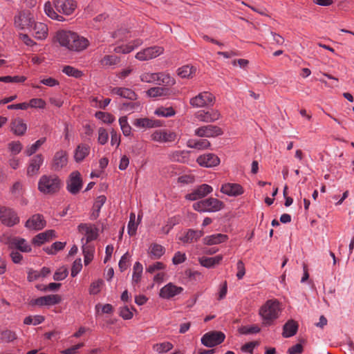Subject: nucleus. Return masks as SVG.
Wrapping results in <instances>:
<instances>
[{
  "label": "nucleus",
  "mask_w": 354,
  "mask_h": 354,
  "mask_svg": "<svg viewBox=\"0 0 354 354\" xmlns=\"http://www.w3.org/2000/svg\"><path fill=\"white\" fill-rule=\"evenodd\" d=\"M77 8V3L74 0H56L53 5L48 1L44 5V12L46 15L59 21H64V17L59 15L62 13L65 15H71Z\"/></svg>",
  "instance_id": "nucleus-1"
},
{
  "label": "nucleus",
  "mask_w": 354,
  "mask_h": 354,
  "mask_svg": "<svg viewBox=\"0 0 354 354\" xmlns=\"http://www.w3.org/2000/svg\"><path fill=\"white\" fill-rule=\"evenodd\" d=\"M281 311L279 302L277 299L268 300L259 309V314L262 319L263 325L267 326L272 324Z\"/></svg>",
  "instance_id": "nucleus-2"
},
{
  "label": "nucleus",
  "mask_w": 354,
  "mask_h": 354,
  "mask_svg": "<svg viewBox=\"0 0 354 354\" xmlns=\"http://www.w3.org/2000/svg\"><path fill=\"white\" fill-rule=\"evenodd\" d=\"M62 185V181L57 176L43 175L38 181V189L44 194L53 195L59 191Z\"/></svg>",
  "instance_id": "nucleus-3"
},
{
  "label": "nucleus",
  "mask_w": 354,
  "mask_h": 354,
  "mask_svg": "<svg viewBox=\"0 0 354 354\" xmlns=\"http://www.w3.org/2000/svg\"><path fill=\"white\" fill-rule=\"evenodd\" d=\"M225 335L218 330H212L205 333L201 338V342L207 347L213 348L224 342Z\"/></svg>",
  "instance_id": "nucleus-4"
},
{
  "label": "nucleus",
  "mask_w": 354,
  "mask_h": 354,
  "mask_svg": "<svg viewBox=\"0 0 354 354\" xmlns=\"http://www.w3.org/2000/svg\"><path fill=\"white\" fill-rule=\"evenodd\" d=\"M0 220L3 225L8 227H12L19 222L16 212L6 206H0Z\"/></svg>",
  "instance_id": "nucleus-5"
},
{
  "label": "nucleus",
  "mask_w": 354,
  "mask_h": 354,
  "mask_svg": "<svg viewBox=\"0 0 354 354\" xmlns=\"http://www.w3.org/2000/svg\"><path fill=\"white\" fill-rule=\"evenodd\" d=\"M140 81L146 83L170 84L171 77L164 73H143L140 76Z\"/></svg>",
  "instance_id": "nucleus-6"
},
{
  "label": "nucleus",
  "mask_w": 354,
  "mask_h": 354,
  "mask_svg": "<svg viewBox=\"0 0 354 354\" xmlns=\"http://www.w3.org/2000/svg\"><path fill=\"white\" fill-rule=\"evenodd\" d=\"M164 52V48L161 46H153L146 48L136 55V58L140 61H147L158 57Z\"/></svg>",
  "instance_id": "nucleus-7"
},
{
  "label": "nucleus",
  "mask_w": 354,
  "mask_h": 354,
  "mask_svg": "<svg viewBox=\"0 0 354 354\" xmlns=\"http://www.w3.org/2000/svg\"><path fill=\"white\" fill-rule=\"evenodd\" d=\"M34 23V18L29 10L21 11L15 19L16 26L21 29L30 30Z\"/></svg>",
  "instance_id": "nucleus-8"
},
{
  "label": "nucleus",
  "mask_w": 354,
  "mask_h": 354,
  "mask_svg": "<svg viewBox=\"0 0 354 354\" xmlns=\"http://www.w3.org/2000/svg\"><path fill=\"white\" fill-rule=\"evenodd\" d=\"M224 204L216 198L201 200V212H215L222 209Z\"/></svg>",
  "instance_id": "nucleus-9"
},
{
  "label": "nucleus",
  "mask_w": 354,
  "mask_h": 354,
  "mask_svg": "<svg viewBox=\"0 0 354 354\" xmlns=\"http://www.w3.org/2000/svg\"><path fill=\"white\" fill-rule=\"evenodd\" d=\"M82 187V181L80 174L78 171H73L71 174L67 181L66 189L72 194H77Z\"/></svg>",
  "instance_id": "nucleus-10"
},
{
  "label": "nucleus",
  "mask_w": 354,
  "mask_h": 354,
  "mask_svg": "<svg viewBox=\"0 0 354 354\" xmlns=\"http://www.w3.org/2000/svg\"><path fill=\"white\" fill-rule=\"evenodd\" d=\"M78 230L86 236V244L97 238V228L93 225L81 223L78 225Z\"/></svg>",
  "instance_id": "nucleus-11"
},
{
  "label": "nucleus",
  "mask_w": 354,
  "mask_h": 354,
  "mask_svg": "<svg viewBox=\"0 0 354 354\" xmlns=\"http://www.w3.org/2000/svg\"><path fill=\"white\" fill-rule=\"evenodd\" d=\"M46 226V221L39 214L32 216L25 224V227L30 230H40Z\"/></svg>",
  "instance_id": "nucleus-12"
},
{
  "label": "nucleus",
  "mask_w": 354,
  "mask_h": 354,
  "mask_svg": "<svg viewBox=\"0 0 354 354\" xmlns=\"http://www.w3.org/2000/svg\"><path fill=\"white\" fill-rule=\"evenodd\" d=\"M44 162V157L41 154L33 156L27 168V176H33L39 174L40 167Z\"/></svg>",
  "instance_id": "nucleus-13"
},
{
  "label": "nucleus",
  "mask_w": 354,
  "mask_h": 354,
  "mask_svg": "<svg viewBox=\"0 0 354 354\" xmlns=\"http://www.w3.org/2000/svg\"><path fill=\"white\" fill-rule=\"evenodd\" d=\"M73 32L69 30H59L56 34V39L62 46L71 50Z\"/></svg>",
  "instance_id": "nucleus-14"
},
{
  "label": "nucleus",
  "mask_w": 354,
  "mask_h": 354,
  "mask_svg": "<svg viewBox=\"0 0 354 354\" xmlns=\"http://www.w3.org/2000/svg\"><path fill=\"white\" fill-rule=\"evenodd\" d=\"M176 138V134L167 130H156L151 134V139L159 142H172Z\"/></svg>",
  "instance_id": "nucleus-15"
},
{
  "label": "nucleus",
  "mask_w": 354,
  "mask_h": 354,
  "mask_svg": "<svg viewBox=\"0 0 354 354\" xmlns=\"http://www.w3.org/2000/svg\"><path fill=\"white\" fill-rule=\"evenodd\" d=\"M133 124L139 129H150L162 126V122L158 120L148 118H137L133 122Z\"/></svg>",
  "instance_id": "nucleus-16"
},
{
  "label": "nucleus",
  "mask_w": 354,
  "mask_h": 354,
  "mask_svg": "<svg viewBox=\"0 0 354 354\" xmlns=\"http://www.w3.org/2000/svg\"><path fill=\"white\" fill-rule=\"evenodd\" d=\"M182 291L183 288L181 287L169 283L160 289V297L164 299H169L180 294Z\"/></svg>",
  "instance_id": "nucleus-17"
},
{
  "label": "nucleus",
  "mask_w": 354,
  "mask_h": 354,
  "mask_svg": "<svg viewBox=\"0 0 354 354\" xmlns=\"http://www.w3.org/2000/svg\"><path fill=\"white\" fill-rule=\"evenodd\" d=\"M221 192L230 196H237L243 193V189L239 184L225 183L222 185Z\"/></svg>",
  "instance_id": "nucleus-18"
},
{
  "label": "nucleus",
  "mask_w": 354,
  "mask_h": 354,
  "mask_svg": "<svg viewBox=\"0 0 354 354\" xmlns=\"http://www.w3.org/2000/svg\"><path fill=\"white\" fill-rule=\"evenodd\" d=\"M61 301L60 296L57 295H49L40 297L34 300L33 304L37 306H52Z\"/></svg>",
  "instance_id": "nucleus-19"
},
{
  "label": "nucleus",
  "mask_w": 354,
  "mask_h": 354,
  "mask_svg": "<svg viewBox=\"0 0 354 354\" xmlns=\"http://www.w3.org/2000/svg\"><path fill=\"white\" fill-rule=\"evenodd\" d=\"M32 35L37 39H44L48 35V27L45 24L35 22L30 29Z\"/></svg>",
  "instance_id": "nucleus-20"
},
{
  "label": "nucleus",
  "mask_w": 354,
  "mask_h": 354,
  "mask_svg": "<svg viewBox=\"0 0 354 354\" xmlns=\"http://www.w3.org/2000/svg\"><path fill=\"white\" fill-rule=\"evenodd\" d=\"M73 39H72L71 50L73 51H82L86 49L88 44L89 41L87 39L84 37L80 36L76 32H73Z\"/></svg>",
  "instance_id": "nucleus-21"
},
{
  "label": "nucleus",
  "mask_w": 354,
  "mask_h": 354,
  "mask_svg": "<svg viewBox=\"0 0 354 354\" xmlns=\"http://www.w3.org/2000/svg\"><path fill=\"white\" fill-rule=\"evenodd\" d=\"M220 163L218 157L211 153L201 154V167H214Z\"/></svg>",
  "instance_id": "nucleus-22"
},
{
  "label": "nucleus",
  "mask_w": 354,
  "mask_h": 354,
  "mask_svg": "<svg viewBox=\"0 0 354 354\" xmlns=\"http://www.w3.org/2000/svg\"><path fill=\"white\" fill-rule=\"evenodd\" d=\"M201 109V121L207 122H213L219 118V113L212 107H202Z\"/></svg>",
  "instance_id": "nucleus-23"
},
{
  "label": "nucleus",
  "mask_w": 354,
  "mask_h": 354,
  "mask_svg": "<svg viewBox=\"0 0 354 354\" xmlns=\"http://www.w3.org/2000/svg\"><path fill=\"white\" fill-rule=\"evenodd\" d=\"M68 162L67 153L61 150L55 153L53 158V167L55 170H59L66 165Z\"/></svg>",
  "instance_id": "nucleus-24"
},
{
  "label": "nucleus",
  "mask_w": 354,
  "mask_h": 354,
  "mask_svg": "<svg viewBox=\"0 0 354 354\" xmlns=\"http://www.w3.org/2000/svg\"><path fill=\"white\" fill-rule=\"evenodd\" d=\"M222 133L221 129L215 126L212 124L208 125H201V137H215L218 135H221Z\"/></svg>",
  "instance_id": "nucleus-25"
},
{
  "label": "nucleus",
  "mask_w": 354,
  "mask_h": 354,
  "mask_svg": "<svg viewBox=\"0 0 354 354\" xmlns=\"http://www.w3.org/2000/svg\"><path fill=\"white\" fill-rule=\"evenodd\" d=\"M90 147L86 144H80L74 151V159L77 162H81L90 153Z\"/></svg>",
  "instance_id": "nucleus-26"
},
{
  "label": "nucleus",
  "mask_w": 354,
  "mask_h": 354,
  "mask_svg": "<svg viewBox=\"0 0 354 354\" xmlns=\"http://www.w3.org/2000/svg\"><path fill=\"white\" fill-rule=\"evenodd\" d=\"M298 327L297 322L293 319L288 320L283 327V337L288 338L294 336L297 332Z\"/></svg>",
  "instance_id": "nucleus-27"
},
{
  "label": "nucleus",
  "mask_w": 354,
  "mask_h": 354,
  "mask_svg": "<svg viewBox=\"0 0 354 354\" xmlns=\"http://www.w3.org/2000/svg\"><path fill=\"white\" fill-rule=\"evenodd\" d=\"M55 236V232L53 230H48L36 235L32 239V243L35 245H40Z\"/></svg>",
  "instance_id": "nucleus-28"
},
{
  "label": "nucleus",
  "mask_w": 354,
  "mask_h": 354,
  "mask_svg": "<svg viewBox=\"0 0 354 354\" xmlns=\"http://www.w3.org/2000/svg\"><path fill=\"white\" fill-rule=\"evenodd\" d=\"M106 201V198L104 195H100L96 198L90 216L91 220H95L99 216L101 207L104 205Z\"/></svg>",
  "instance_id": "nucleus-29"
},
{
  "label": "nucleus",
  "mask_w": 354,
  "mask_h": 354,
  "mask_svg": "<svg viewBox=\"0 0 354 354\" xmlns=\"http://www.w3.org/2000/svg\"><path fill=\"white\" fill-rule=\"evenodd\" d=\"M27 129V125L20 118H17L11 122V130L17 136L24 135Z\"/></svg>",
  "instance_id": "nucleus-30"
},
{
  "label": "nucleus",
  "mask_w": 354,
  "mask_h": 354,
  "mask_svg": "<svg viewBox=\"0 0 354 354\" xmlns=\"http://www.w3.org/2000/svg\"><path fill=\"white\" fill-rule=\"evenodd\" d=\"M227 239V236L223 234H216L207 236L203 239V243L205 245H216L225 242Z\"/></svg>",
  "instance_id": "nucleus-31"
},
{
  "label": "nucleus",
  "mask_w": 354,
  "mask_h": 354,
  "mask_svg": "<svg viewBox=\"0 0 354 354\" xmlns=\"http://www.w3.org/2000/svg\"><path fill=\"white\" fill-rule=\"evenodd\" d=\"M215 102V97L212 93L203 91L201 92V109L202 107H212Z\"/></svg>",
  "instance_id": "nucleus-32"
},
{
  "label": "nucleus",
  "mask_w": 354,
  "mask_h": 354,
  "mask_svg": "<svg viewBox=\"0 0 354 354\" xmlns=\"http://www.w3.org/2000/svg\"><path fill=\"white\" fill-rule=\"evenodd\" d=\"M113 93L122 97L134 100L136 99V94L130 88L116 87L113 89Z\"/></svg>",
  "instance_id": "nucleus-33"
},
{
  "label": "nucleus",
  "mask_w": 354,
  "mask_h": 354,
  "mask_svg": "<svg viewBox=\"0 0 354 354\" xmlns=\"http://www.w3.org/2000/svg\"><path fill=\"white\" fill-rule=\"evenodd\" d=\"M142 265L138 261L136 262L133 266L132 274V284L133 286L140 283L142 278Z\"/></svg>",
  "instance_id": "nucleus-34"
},
{
  "label": "nucleus",
  "mask_w": 354,
  "mask_h": 354,
  "mask_svg": "<svg viewBox=\"0 0 354 354\" xmlns=\"http://www.w3.org/2000/svg\"><path fill=\"white\" fill-rule=\"evenodd\" d=\"M165 250L163 246L157 243H153L149 248V254L151 259H160L164 254Z\"/></svg>",
  "instance_id": "nucleus-35"
},
{
  "label": "nucleus",
  "mask_w": 354,
  "mask_h": 354,
  "mask_svg": "<svg viewBox=\"0 0 354 354\" xmlns=\"http://www.w3.org/2000/svg\"><path fill=\"white\" fill-rule=\"evenodd\" d=\"M120 62V57L115 55H105L102 59L100 61V65L102 67H110L112 66H115L118 64Z\"/></svg>",
  "instance_id": "nucleus-36"
},
{
  "label": "nucleus",
  "mask_w": 354,
  "mask_h": 354,
  "mask_svg": "<svg viewBox=\"0 0 354 354\" xmlns=\"http://www.w3.org/2000/svg\"><path fill=\"white\" fill-rule=\"evenodd\" d=\"M12 245L17 250L23 252H29L31 251L30 245L24 239H14Z\"/></svg>",
  "instance_id": "nucleus-37"
},
{
  "label": "nucleus",
  "mask_w": 354,
  "mask_h": 354,
  "mask_svg": "<svg viewBox=\"0 0 354 354\" xmlns=\"http://www.w3.org/2000/svg\"><path fill=\"white\" fill-rule=\"evenodd\" d=\"M222 259L223 257L221 255H217L214 257H201V266L206 268H211L216 264H218Z\"/></svg>",
  "instance_id": "nucleus-38"
},
{
  "label": "nucleus",
  "mask_w": 354,
  "mask_h": 354,
  "mask_svg": "<svg viewBox=\"0 0 354 354\" xmlns=\"http://www.w3.org/2000/svg\"><path fill=\"white\" fill-rule=\"evenodd\" d=\"M189 152L185 151H174L169 154V158L172 161L184 162L188 158Z\"/></svg>",
  "instance_id": "nucleus-39"
},
{
  "label": "nucleus",
  "mask_w": 354,
  "mask_h": 354,
  "mask_svg": "<svg viewBox=\"0 0 354 354\" xmlns=\"http://www.w3.org/2000/svg\"><path fill=\"white\" fill-rule=\"evenodd\" d=\"M148 96L156 97L169 95V89L165 87H153L147 91Z\"/></svg>",
  "instance_id": "nucleus-40"
},
{
  "label": "nucleus",
  "mask_w": 354,
  "mask_h": 354,
  "mask_svg": "<svg viewBox=\"0 0 354 354\" xmlns=\"http://www.w3.org/2000/svg\"><path fill=\"white\" fill-rule=\"evenodd\" d=\"M46 142V138H41L37 140L34 144L26 147L24 153L27 156H30L37 151L40 147Z\"/></svg>",
  "instance_id": "nucleus-41"
},
{
  "label": "nucleus",
  "mask_w": 354,
  "mask_h": 354,
  "mask_svg": "<svg viewBox=\"0 0 354 354\" xmlns=\"http://www.w3.org/2000/svg\"><path fill=\"white\" fill-rule=\"evenodd\" d=\"M82 251L84 257V263L85 265H88L93 260L94 248L90 245L84 244Z\"/></svg>",
  "instance_id": "nucleus-42"
},
{
  "label": "nucleus",
  "mask_w": 354,
  "mask_h": 354,
  "mask_svg": "<svg viewBox=\"0 0 354 354\" xmlns=\"http://www.w3.org/2000/svg\"><path fill=\"white\" fill-rule=\"evenodd\" d=\"M154 113L158 116L168 118L174 115L176 112L171 106H160L156 109Z\"/></svg>",
  "instance_id": "nucleus-43"
},
{
  "label": "nucleus",
  "mask_w": 354,
  "mask_h": 354,
  "mask_svg": "<svg viewBox=\"0 0 354 354\" xmlns=\"http://www.w3.org/2000/svg\"><path fill=\"white\" fill-rule=\"evenodd\" d=\"M196 71V68L189 65L183 66L178 69V75L182 78H189Z\"/></svg>",
  "instance_id": "nucleus-44"
},
{
  "label": "nucleus",
  "mask_w": 354,
  "mask_h": 354,
  "mask_svg": "<svg viewBox=\"0 0 354 354\" xmlns=\"http://www.w3.org/2000/svg\"><path fill=\"white\" fill-rule=\"evenodd\" d=\"M119 124L124 136H129L131 133V127L127 121V116H122L119 119Z\"/></svg>",
  "instance_id": "nucleus-45"
},
{
  "label": "nucleus",
  "mask_w": 354,
  "mask_h": 354,
  "mask_svg": "<svg viewBox=\"0 0 354 354\" xmlns=\"http://www.w3.org/2000/svg\"><path fill=\"white\" fill-rule=\"evenodd\" d=\"M138 224L136 223V215L134 213H131L129 221L128 223V234L132 236L136 234Z\"/></svg>",
  "instance_id": "nucleus-46"
},
{
  "label": "nucleus",
  "mask_w": 354,
  "mask_h": 354,
  "mask_svg": "<svg viewBox=\"0 0 354 354\" xmlns=\"http://www.w3.org/2000/svg\"><path fill=\"white\" fill-rule=\"evenodd\" d=\"M95 115L97 119L101 120L105 123L111 124L115 120L114 116L109 113L97 111Z\"/></svg>",
  "instance_id": "nucleus-47"
},
{
  "label": "nucleus",
  "mask_w": 354,
  "mask_h": 354,
  "mask_svg": "<svg viewBox=\"0 0 354 354\" xmlns=\"http://www.w3.org/2000/svg\"><path fill=\"white\" fill-rule=\"evenodd\" d=\"M173 346L169 342H163L153 345V350L158 353H163L170 351Z\"/></svg>",
  "instance_id": "nucleus-48"
},
{
  "label": "nucleus",
  "mask_w": 354,
  "mask_h": 354,
  "mask_svg": "<svg viewBox=\"0 0 354 354\" xmlns=\"http://www.w3.org/2000/svg\"><path fill=\"white\" fill-rule=\"evenodd\" d=\"M62 72L66 75L74 77H80L82 76V72L73 66H66L63 68Z\"/></svg>",
  "instance_id": "nucleus-49"
},
{
  "label": "nucleus",
  "mask_w": 354,
  "mask_h": 354,
  "mask_svg": "<svg viewBox=\"0 0 354 354\" xmlns=\"http://www.w3.org/2000/svg\"><path fill=\"white\" fill-rule=\"evenodd\" d=\"M44 318L40 315H36L34 317L28 316L24 319V323L27 325H30V324L38 325V324L42 323L44 322Z\"/></svg>",
  "instance_id": "nucleus-50"
},
{
  "label": "nucleus",
  "mask_w": 354,
  "mask_h": 354,
  "mask_svg": "<svg viewBox=\"0 0 354 354\" xmlns=\"http://www.w3.org/2000/svg\"><path fill=\"white\" fill-rule=\"evenodd\" d=\"M140 108V102H129L123 103L121 109L125 111H134L138 110Z\"/></svg>",
  "instance_id": "nucleus-51"
},
{
  "label": "nucleus",
  "mask_w": 354,
  "mask_h": 354,
  "mask_svg": "<svg viewBox=\"0 0 354 354\" xmlns=\"http://www.w3.org/2000/svg\"><path fill=\"white\" fill-rule=\"evenodd\" d=\"M197 239V231L189 230L186 234L180 238V240L184 243H189Z\"/></svg>",
  "instance_id": "nucleus-52"
},
{
  "label": "nucleus",
  "mask_w": 354,
  "mask_h": 354,
  "mask_svg": "<svg viewBox=\"0 0 354 354\" xmlns=\"http://www.w3.org/2000/svg\"><path fill=\"white\" fill-rule=\"evenodd\" d=\"M68 272L66 268L62 267L59 268L53 275V279L55 281H62L68 276Z\"/></svg>",
  "instance_id": "nucleus-53"
},
{
  "label": "nucleus",
  "mask_w": 354,
  "mask_h": 354,
  "mask_svg": "<svg viewBox=\"0 0 354 354\" xmlns=\"http://www.w3.org/2000/svg\"><path fill=\"white\" fill-rule=\"evenodd\" d=\"M108 139H109V134H108L107 131L103 127L99 128L98 138H97L98 142L102 145H105L107 142Z\"/></svg>",
  "instance_id": "nucleus-54"
},
{
  "label": "nucleus",
  "mask_w": 354,
  "mask_h": 354,
  "mask_svg": "<svg viewBox=\"0 0 354 354\" xmlns=\"http://www.w3.org/2000/svg\"><path fill=\"white\" fill-rule=\"evenodd\" d=\"M8 149L14 155L19 153L22 149V145L19 141H12L8 144Z\"/></svg>",
  "instance_id": "nucleus-55"
},
{
  "label": "nucleus",
  "mask_w": 354,
  "mask_h": 354,
  "mask_svg": "<svg viewBox=\"0 0 354 354\" xmlns=\"http://www.w3.org/2000/svg\"><path fill=\"white\" fill-rule=\"evenodd\" d=\"M65 243L62 242H55L54 243L50 248H48L46 249L47 253L53 254H55L57 251L62 250L65 246Z\"/></svg>",
  "instance_id": "nucleus-56"
},
{
  "label": "nucleus",
  "mask_w": 354,
  "mask_h": 354,
  "mask_svg": "<svg viewBox=\"0 0 354 354\" xmlns=\"http://www.w3.org/2000/svg\"><path fill=\"white\" fill-rule=\"evenodd\" d=\"M17 338V335L15 332L6 330L1 333V339L6 342H10Z\"/></svg>",
  "instance_id": "nucleus-57"
},
{
  "label": "nucleus",
  "mask_w": 354,
  "mask_h": 354,
  "mask_svg": "<svg viewBox=\"0 0 354 354\" xmlns=\"http://www.w3.org/2000/svg\"><path fill=\"white\" fill-rule=\"evenodd\" d=\"M165 268V265L163 263L158 261V262H156L155 263H153L152 265L149 266L147 268L146 271L152 274V273L155 272L156 271L162 270H164Z\"/></svg>",
  "instance_id": "nucleus-58"
},
{
  "label": "nucleus",
  "mask_w": 354,
  "mask_h": 354,
  "mask_svg": "<svg viewBox=\"0 0 354 354\" xmlns=\"http://www.w3.org/2000/svg\"><path fill=\"white\" fill-rule=\"evenodd\" d=\"M29 106L32 108H40L44 109L46 106V102L44 100L41 98H33L30 100V102L28 103Z\"/></svg>",
  "instance_id": "nucleus-59"
},
{
  "label": "nucleus",
  "mask_w": 354,
  "mask_h": 354,
  "mask_svg": "<svg viewBox=\"0 0 354 354\" xmlns=\"http://www.w3.org/2000/svg\"><path fill=\"white\" fill-rule=\"evenodd\" d=\"M82 265L81 259H76L73 263L71 268V276L73 277H75L82 270Z\"/></svg>",
  "instance_id": "nucleus-60"
},
{
  "label": "nucleus",
  "mask_w": 354,
  "mask_h": 354,
  "mask_svg": "<svg viewBox=\"0 0 354 354\" xmlns=\"http://www.w3.org/2000/svg\"><path fill=\"white\" fill-rule=\"evenodd\" d=\"M129 254L127 252L125 253L120 259V261H119V268L120 269L121 271H124L125 270L128 266H129Z\"/></svg>",
  "instance_id": "nucleus-61"
},
{
  "label": "nucleus",
  "mask_w": 354,
  "mask_h": 354,
  "mask_svg": "<svg viewBox=\"0 0 354 354\" xmlns=\"http://www.w3.org/2000/svg\"><path fill=\"white\" fill-rule=\"evenodd\" d=\"M260 331V328L257 326L254 325L250 327L244 326L241 328L240 332L242 334H252V333H257Z\"/></svg>",
  "instance_id": "nucleus-62"
},
{
  "label": "nucleus",
  "mask_w": 354,
  "mask_h": 354,
  "mask_svg": "<svg viewBox=\"0 0 354 354\" xmlns=\"http://www.w3.org/2000/svg\"><path fill=\"white\" fill-rule=\"evenodd\" d=\"M23 185L20 182H16L12 187V194L16 196H19L22 194Z\"/></svg>",
  "instance_id": "nucleus-63"
},
{
  "label": "nucleus",
  "mask_w": 354,
  "mask_h": 354,
  "mask_svg": "<svg viewBox=\"0 0 354 354\" xmlns=\"http://www.w3.org/2000/svg\"><path fill=\"white\" fill-rule=\"evenodd\" d=\"M303 352V346L301 344H297L288 350V354H301Z\"/></svg>",
  "instance_id": "nucleus-64"
}]
</instances>
